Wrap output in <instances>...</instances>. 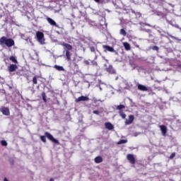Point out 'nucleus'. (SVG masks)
<instances>
[{"label":"nucleus","mask_w":181,"mask_h":181,"mask_svg":"<svg viewBox=\"0 0 181 181\" xmlns=\"http://www.w3.org/2000/svg\"><path fill=\"white\" fill-rule=\"evenodd\" d=\"M61 46L64 47V50L65 51V56L67 62H70L71 60V50H73V45L66 43L65 42H62L61 43Z\"/></svg>","instance_id":"nucleus-1"},{"label":"nucleus","mask_w":181,"mask_h":181,"mask_svg":"<svg viewBox=\"0 0 181 181\" xmlns=\"http://www.w3.org/2000/svg\"><path fill=\"white\" fill-rule=\"evenodd\" d=\"M0 45H6L7 47H12V46H15V41L11 38H6V37L3 36L0 38Z\"/></svg>","instance_id":"nucleus-2"},{"label":"nucleus","mask_w":181,"mask_h":181,"mask_svg":"<svg viewBox=\"0 0 181 181\" xmlns=\"http://www.w3.org/2000/svg\"><path fill=\"white\" fill-rule=\"evenodd\" d=\"M45 136H40V139L42 142H44V144H46V137H47L49 141H52V142H54V144L60 145V142L59 141V140L53 137V135H52L50 133L46 132L45 133Z\"/></svg>","instance_id":"nucleus-3"},{"label":"nucleus","mask_w":181,"mask_h":181,"mask_svg":"<svg viewBox=\"0 0 181 181\" xmlns=\"http://www.w3.org/2000/svg\"><path fill=\"white\" fill-rule=\"evenodd\" d=\"M36 37L40 45H45V34L42 32L37 31L36 33Z\"/></svg>","instance_id":"nucleus-4"},{"label":"nucleus","mask_w":181,"mask_h":181,"mask_svg":"<svg viewBox=\"0 0 181 181\" xmlns=\"http://www.w3.org/2000/svg\"><path fill=\"white\" fill-rule=\"evenodd\" d=\"M1 112H2L3 115L9 116L11 115V112L9 111V108L6 107H1L0 108Z\"/></svg>","instance_id":"nucleus-5"},{"label":"nucleus","mask_w":181,"mask_h":181,"mask_svg":"<svg viewBox=\"0 0 181 181\" xmlns=\"http://www.w3.org/2000/svg\"><path fill=\"white\" fill-rule=\"evenodd\" d=\"M127 160H129V163H131L132 165H135L136 160L135 157L134 156L133 154H127Z\"/></svg>","instance_id":"nucleus-6"},{"label":"nucleus","mask_w":181,"mask_h":181,"mask_svg":"<svg viewBox=\"0 0 181 181\" xmlns=\"http://www.w3.org/2000/svg\"><path fill=\"white\" fill-rule=\"evenodd\" d=\"M18 70V65L11 64L8 66V71L9 73H13V71H16Z\"/></svg>","instance_id":"nucleus-7"},{"label":"nucleus","mask_w":181,"mask_h":181,"mask_svg":"<svg viewBox=\"0 0 181 181\" xmlns=\"http://www.w3.org/2000/svg\"><path fill=\"white\" fill-rule=\"evenodd\" d=\"M103 49H104V52H110L111 53H114L115 52V49H114V47H110L109 45H103Z\"/></svg>","instance_id":"nucleus-8"},{"label":"nucleus","mask_w":181,"mask_h":181,"mask_svg":"<svg viewBox=\"0 0 181 181\" xmlns=\"http://www.w3.org/2000/svg\"><path fill=\"white\" fill-rule=\"evenodd\" d=\"M90 98L87 96L82 95L75 100V103H81V101H89Z\"/></svg>","instance_id":"nucleus-9"},{"label":"nucleus","mask_w":181,"mask_h":181,"mask_svg":"<svg viewBox=\"0 0 181 181\" xmlns=\"http://www.w3.org/2000/svg\"><path fill=\"white\" fill-rule=\"evenodd\" d=\"M160 129L163 136H166V134H168V127L165 125H160Z\"/></svg>","instance_id":"nucleus-10"},{"label":"nucleus","mask_w":181,"mask_h":181,"mask_svg":"<svg viewBox=\"0 0 181 181\" xmlns=\"http://www.w3.org/2000/svg\"><path fill=\"white\" fill-rule=\"evenodd\" d=\"M106 71L110 74H115V69H114L112 65H109V66L106 68Z\"/></svg>","instance_id":"nucleus-11"},{"label":"nucleus","mask_w":181,"mask_h":181,"mask_svg":"<svg viewBox=\"0 0 181 181\" xmlns=\"http://www.w3.org/2000/svg\"><path fill=\"white\" fill-rule=\"evenodd\" d=\"M134 119H135V117H134V115H129V119H126V125H129L130 124H132V122H134Z\"/></svg>","instance_id":"nucleus-12"},{"label":"nucleus","mask_w":181,"mask_h":181,"mask_svg":"<svg viewBox=\"0 0 181 181\" xmlns=\"http://www.w3.org/2000/svg\"><path fill=\"white\" fill-rule=\"evenodd\" d=\"M137 88L138 90H139L140 91H148V87L142 85V84H139L137 86Z\"/></svg>","instance_id":"nucleus-13"},{"label":"nucleus","mask_w":181,"mask_h":181,"mask_svg":"<svg viewBox=\"0 0 181 181\" xmlns=\"http://www.w3.org/2000/svg\"><path fill=\"white\" fill-rule=\"evenodd\" d=\"M105 127L107 129H109V131L114 129V125H112V124H111V122L105 123Z\"/></svg>","instance_id":"nucleus-14"},{"label":"nucleus","mask_w":181,"mask_h":181,"mask_svg":"<svg viewBox=\"0 0 181 181\" xmlns=\"http://www.w3.org/2000/svg\"><path fill=\"white\" fill-rule=\"evenodd\" d=\"M47 21L48 23H49V25H51L52 26H57V24L56 23V21H54L51 18L47 17Z\"/></svg>","instance_id":"nucleus-15"},{"label":"nucleus","mask_w":181,"mask_h":181,"mask_svg":"<svg viewBox=\"0 0 181 181\" xmlns=\"http://www.w3.org/2000/svg\"><path fill=\"white\" fill-rule=\"evenodd\" d=\"M54 69H55V70H57L58 71H66V69H64V67H63L62 66L54 65Z\"/></svg>","instance_id":"nucleus-16"},{"label":"nucleus","mask_w":181,"mask_h":181,"mask_svg":"<svg viewBox=\"0 0 181 181\" xmlns=\"http://www.w3.org/2000/svg\"><path fill=\"white\" fill-rule=\"evenodd\" d=\"M119 115L122 118V119H125V118H127V115L124 112V110H119Z\"/></svg>","instance_id":"nucleus-17"},{"label":"nucleus","mask_w":181,"mask_h":181,"mask_svg":"<svg viewBox=\"0 0 181 181\" xmlns=\"http://www.w3.org/2000/svg\"><path fill=\"white\" fill-rule=\"evenodd\" d=\"M101 162H103V157L99 156H97V157L95 158V163H101Z\"/></svg>","instance_id":"nucleus-18"},{"label":"nucleus","mask_w":181,"mask_h":181,"mask_svg":"<svg viewBox=\"0 0 181 181\" xmlns=\"http://www.w3.org/2000/svg\"><path fill=\"white\" fill-rule=\"evenodd\" d=\"M9 60L12 62V63H15L16 64H18V59H16V57L11 56L9 57Z\"/></svg>","instance_id":"nucleus-19"},{"label":"nucleus","mask_w":181,"mask_h":181,"mask_svg":"<svg viewBox=\"0 0 181 181\" xmlns=\"http://www.w3.org/2000/svg\"><path fill=\"white\" fill-rule=\"evenodd\" d=\"M123 46L125 50H131V45L128 42H124Z\"/></svg>","instance_id":"nucleus-20"},{"label":"nucleus","mask_w":181,"mask_h":181,"mask_svg":"<svg viewBox=\"0 0 181 181\" xmlns=\"http://www.w3.org/2000/svg\"><path fill=\"white\" fill-rule=\"evenodd\" d=\"M125 108V105H119L117 106L116 110H119V111H122Z\"/></svg>","instance_id":"nucleus-21"},{"label":"nucleus","mask_w":181,"mask_h":181,"mask_svg":"<svg viewBox=\"0 0 181 181\" xmlns=\"http://www.w3.org/2000/svg\"><path fill=\"white\" fill-rule=\"evenodd\" d=\"M39 78V76H35L33 78V84H37V78Z\"/></svg>","instance_id":"nucleus-22"},{"label":"nucleus","mask_w":181,"mask_h":181,"mask_svg":"<svg viewBox=\"0 0 181 181\" xmlns=\"http://www.w3.org/2000/svg\"><path fill=\"white\" fill-rule=\"evenodd\" d=\"M42 97L44 103H47V99H46V93L45 92L42 93Z\"/></svg>","instance_id":"nucleus-23"},{"label":"nucleus","mask_w":181,"mask_h":181,"mask_svg":"<svg viewBox=\"0 0 181 181\" xmlns=\"http://www.w3.org/2000/svg\"><path fill=\"white\" fill-rule=\"evenodd\" d=\"M119 33L122 36H127V31L124 29H121Z\"/></svg>","instance_id":"nucleus-24"},{"label":"nucleus","mask_w":181,"mask_h":181,"mask_svg":"<svg viewBox=\"0 0 181 181\" xmlns=\"http://www.w3.org/2000/svg\"><path fill=\"white\" fill-rule=\"evenodd\" d=\"M128 142V140L121 139L117 142L118 145H121L122 144H127Z\"/></svg>","instance_id":"nucleus-25"},{"label":"nucleus","mask_w":181,"mask_h":181,"mask_svg":"<svg viewBox=\"0 0 181 181\" xmlns=\"http://www.w3.org/2000/svg\"><path fill=\"white\" fill-rule=\"evenodd\" d=\"M1 144L2 146H8V143L5 140H2L1 141Z\"/></svg>","instance_id":"nucleus-26"},{"label":"nucleus","mask_w":181,"mask_h":181,"mask_svg":"<svg viewBox=\"0 0 181 181\" xmlns=\"http://www.w3.org/2000/svg\"><path fill=\"white\" fill-rule=\"evenodd\" d=\"M151 49H152L153 50H156V52L159 50V47L156 45L153 46L152 47H151Z\"/></svg>","instance_id":"nucleus-27"},{"label":"nucleus","mask_w":181,"mask_h":181,"mask_svg":"<svg viewBox=\"0 0 181 181\" xmlns=\"http://www.w3.org/2000/svg\"><path fill=\"white\" fill-rule=\"evenodd\" d=\"M176 156V153H172L171 155L170 156V159H173Z\"/></svg>","instance_id":"nucleus-28"},{"label":"nucleus","mask_w":181,"mask_h":181,"mask_svg":"<svg viewBox=\"0 0 181 181\" xmlns=\"http://www.w3.org/2000/svg\"><path fill=\"white\" fill-rule=\"evenodd\" d=\"M93 114H95V115H100V111L99 110H93Z\"/></svg>","instance_id":"nucleus-29"},{"label":"nucleus","mask_w":181,"mask_h":181,"mask_svg":"<svg viewBox=\"0 0 181 181\" xmlns=\"http://www.w3.org/2000/svg\"><path fill=\"white\" fill-rule=\"evenodd\" d=\"M90 52H95V48L94 47H90Z\"/></svg>","instance_id":"nucleus-30"},{"label":"nucleus","mask_w":181,"mask_h":181,"mask_svg":"<svg viewBox=\"0 0 181 181\" xmlns=\"http://www.w3.org/2000/svg\"><path fill=\"white\" fill-rule=\"evenodd\" d=\"M177 67H179V69H181V63L180 64H177Z\"/></svg>","instance_id":"nucleus-31"},{"label":"nucleus","mask_w":181,"mask_h":181,"mask_svg":"<svg viewBox=\"0 0 181 181\" xmlns=\"http://www.w3.org/2000/svg\"><path fill=\"white\" fill-rule=\"evenodd\" d=\"M75 67H76V69H78V65L76 63H74Z\"/></svg>","instance_id":"nucleus-32"},{"label":"nucleus","mask_w":181,"mask_h":181,"mask_svg":"<svg viewBox=\"0 0 181 181\" xmlns=\"http://www.w3.org/2000/svg\"><path fill=\"white\" fill-rule=\"evenodd\" d=\"M49 181H54L53 178H50Z\"/></svg>","instance_id":"nucleus-33"},{"label":"nucleus","mask_w":181,"mask_h":181,"mask_svg":"<svg viewBox=\"0 0 181 181\" xmlns=\"http://www.w3.org/2000/svg\"><path fill=\"white\" fill-rule=\"evenodd\" d=\"M95 2H100V0H94Z\"/></svg>","instance_id":"nucleus-34"},{"label":"nucleus","mask_w":181,"mask_h":181,"mask_svg":"<svg viewBox=\"0 0 181 181\" xmlns=\"http://www.w3.org/2000/svg\"><path fill=\"white\" fill-rule=\"evenodd\" d=\"M4 181H8L6 177L4 178Z\"/></svg>","instance_id":"nucleus-35"}]
</instances>
